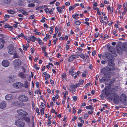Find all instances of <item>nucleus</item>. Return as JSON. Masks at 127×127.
<instances>
[{
    "mask_svg": "<svg viewBox=\"0 0 127 127\" xmlns=\"http://www.w3.org/2000/svg\"><path fill=\"white\" fill-rule=\"evenodd\" d=\"M99 35V33L98 32H96L95 35V38H96Z\"/></svg>",
    "mask_w": 127,
    "mask_h": 127,
    "instance_id": "50",
    "label": "nucleus"
},
{
    "mask_svg": "<svg viewBox=\"0 0 127 127\" xmlns=\"http://www.w3.org/2000/svg\"><path fill=\"white\" fill-rule=\"evenodd\" d=\"M4 27L6 28H10L11 27L9 25H4Z\"/></svg>",
    "mask_w": 127,
    "mask_h": 127,
    "instance_id": "51",
    "label": "nucleus"
},
{
    "mask_svg": "<svg viewBox=\"0 0 127 127\" xmlns=\"http://www.w3.org/2000/svg\"><path fill=\"white\" fill-rule=\"evenodd\" d=\"M75 6H70L69 8V11H71L73 9L75 8Z\"/></svg>",
    "mask_w": 127,
    "mask_h": 127,
    "instance_id": "40",
    "label": "nucleus"
},
{
    "mask_svg": "<svg viewBox=\"0 0 127 127\" xmlns=\"http://www.w3.org/2000/svg\"><path fill=\"white\" fill-rule=\"evenodd\" d=\"M46 6V5H44V6H40L38 7L36 9V10H38L39 9H41L42 8H43L44 7H45V6Z\"/></svg>",
    "mask_w": 127,
    "mask_h": 127,
    "instance_id": "42",
    "label": "nucleus"
},
{
    "mask_svg": "<svg viewBox=\"0 0 127 127\" xmlns=\"http://www.w3.org/2000/svg\"><path fill=\"white\" fill-rule=\"evenodd\" d=\"M63 93L64 95H67L68 94V92L67 91H66L64 92Z\"/></svg>",
    "mask_w": 127,
    "mask_h": 127,
    "instance_id": "62",
    "label": "nucleus"
},
{
    "mask_svg": "<svg viewBox=\"0 0 127 127\" xmlns=\"http://www.w3.org/2000/svg\"><path fill=\"white\" fill-rule=\"evenodd\" d=\"M26 74H24L23 72H21L19 73L18 74V76L22 78H25L27 76Z\"/></svg>",
    "mask_w": 127,
    "mask_h": 127,
    "instance_id": "15",
    "label": "nucleus"
},
{
    "mask_svg": "<svg viewBox=\"0 0 127 127\" xmlns=\"http://www.w3.org/2000/svg\"><path fill=\"white\" fill-rule=\"evenodd\" d=\"M127 2H125L124 4L123 5V6L124 8H127Z\"/></svg>",
    "mask_w": 127,
    "mask_h": 127,
    "instance_id": "44",
    "label": "nucleus"
},
{
    "mask_svg": "<svg viewBox=\"0 0 127 127\" xmlns=\"http://www.w3.org/2000/svg\"><path fill=\"white\" fill-rule=\"evenodd\" d=\"M73 56L74 57V59L78 58H79V55H73Z\"/></svg>",
    "mask_w": 127,
    "mask_h": 127,
    "instance_id": "57",
    "label": "nucleus"
},
{
    "mask_svg": "<svg viewBox=\"0 0 127 127\" xmlns=\"http://www.w3.org/2000/svg\"><path fill=\"white\" fill-rule=\"evenodd\" d=\"M111 95H107L108 96H110L109 97L110 99H113V100L116 103H119L120 101V98L119 96L116 93H113Z\"/></svg>",
    "mask_w": 127,
    "mask_h": 127,
    "instance_id": "2",
    "label": "nucleus"
},
{
    "mask_svg": "<svg viewBox=\"0 0 127 127\" xmlns=\"http://www.w3.org/2000/svg\"><path fill=\"white\" fill-rule=\"evenodd\" d=\"M10 1V0H4L3 2L5 4L9 3Z\"/></svg>",
    "mask_w": 127,
    "mask_h": 127,
    "instance_id": "39",
    "label": "nucleus"
},
{
    "mask_svg": "<svg viewBox=\"0 0 127 127\" xmlns=\"http://www.w3.org/2000/svg\"><path fill=\"white\" fill-rule=\"evenodd\" d=\"M12 55H14L13 57L14 58H17L19 57V56L16 53H14L13 54V53Z\"/></svg>",
    "mask_w": 127,
    "mask_h": 127,
    "instance_id": "32",
    "label": "nucleus"
},
{
    "mask_svg": "<svg viewBox=\"0 0 127 127\" xmlns=\"http://www.w3.org/2000/svg\"><path fill=\"white\" fill-rule=\"evenodd\" d=\"M36 40L40 45H41L43 44L42 41L39 38H38Z\"/></svg>",
    "mask_w": 127,
    "mask_h": 127,
    "instance_id": "27",
    "label": "nucleus"
},
{
    "mask_svg": "<svg viewBox=\"0 0 127 127\" xmlns=\"http://www.w3.org/2000/svg\"><path fill=\"white\" fill-rule=\"evenodd\" d=\"M71 75L75 79L77 77V76L76 75V72H73L72 73Z\"/></svg>",
    "mask_w": 127,
    "mask_h": 127,
    "instance_id": "26",
    "label": "nucleus"
},
{
    "mask_svg": "<svg viewBox=\"0 0 127 127\" xmlns=\"http://www.w3.org/2000/svg\"><path fill=\"white\" fill-rule=\"evenodd\" d=\"M93 9L97 11H99V8H96V7H94Z\"/></svg>",
    "mask_w": 127,
    "mask_h": 127,
    "instance_id": "61",
    "label": "nucleus"
},
{
    "mask_svg": "<svg viewBox=\"0 0 127 127\" xmlns=\"http://www.w3.org/2000/svg\"><path fill=\"white\" fill-rule=\"evenodd\" d=\"M79 82L80 83L79 84V85H82L83 83L84 80L82 79H80L79 81Z\"/></svg>",
    "mask_w": 127,
    "mask_h": 127,
    "instance_id": "43",
    "label": "nucleus"
},
{
    "mask_svg": "<svg viewBox=\"0 0 127 127\" xmlns=\"http://www.w3.org/2000/svg\"><path fill=\"white\" fill-rule=\"evenodd\" d=\"M12 106H22L24 105L23 103L20 102L19 101L13 102H12Z\"/></svg>",
    "mask_w": 127,
    "mask_h": 127,
    "instance_id": "10",
    "label": "nucleus"
},
{
    "mask_svg": "<svg viewBox=\"0 0 127 127\" xmlns=\"http://www.w3.org/2000/svg\"><path fill=\"white\" fill-rule=\"evenodd\" d=\"M106 57L108 59H110L111 57H113V54H111L110 53L107 52L105 54Z\"/></svg>",
    "mask_w": 127,
    "mask_h": 127,
    "instance_id": "18",
    "label": "nucleus"
},
{
    "mask_svg": "<svg viewBox=\"0 0 127 127\" xmlns=\"http://www.w3.org/2000/svg\"><path fill=\"white\" fill-rule=\"evenodd\" d=\"M42 51H43V53L44 52H46L45 50L46 48L44 45H43V47L41 48Z\"/></svg>",
    "mask_w": 127,
    "mask_h": 127,
    "instance_id": "38",
    "label": "nucleus"
},
{
    "mask_svg": "<svg viewBox=\"0 0 127 127\" xmlns=\"http://www.w3.org/2000/svg\"><path fill=\"white\" fill-rule=\"evenodd\" d=\"M26 40L28 43H30V42L31 39H30V38L29 37Z\"/></svg>",
    "mask_w": 127,
    "mask_h": 127,
    "instance_id": "64",
    "label": "nucleus"
},
{
    "mask_svg": "<svg viewBox=\"0 0 127 127\" xmlns=\"http://www.w3.org/2000/svg\"><path fill=\"white\" fill-rule=\"evenodd\" d=\"M23 49L24 50H27V48H28V44H26V46H24V45H23Z\"/></svg>",
    "mask_w": 127,
    "mask_h": 127,
    "instance_id": "37",
    "label": "nucleus"
},
{
    "mask_svg": "<svg viewBox=\"0 0 127 127\" xmlns=\"http://www.w3.org/2000/svg\"><path fill=\"white\" fill-rule=\"evenodd\" d=\"M115 69L114 67L112 66L108 65L104 69H103V70H107V71H112Z\"/></svg>",
    "mask_w": 127,
    "mask_h": 127,
    "instance_id": "13",
    "label": "nucleus"
},
{
    "mask_svg": "<svg viewBox=\"0 0 127 127\" xmlns=\"http://www.w3.org/2000/svg\"><path fill=\"white\" fill-rule=\"evenodd\" d=\"M32 3H29L27 6L28 7H34L38 6L39 5L38 1H34Z\"/></svg>",
    "mask_w": 127,
    "mask_h": 127,
    "instance_id": "9",
    "label": "nucleus"
},
{
    "mask_svg": "<svg viewBox=\"0 0 127 127\" xmlns=\"http://www.w3.org/2000/svg\"><path fill=\"white\" fill-rule=\"evenodd\" d=\"M75 24L77 25H80L81 23V22L79 21H77L75 22Z\"/></svg>",
    "mask_w": 127,
    "mask_h": 127,
    "instance_id": "52",
    "label": "nucleus"
},
{
    "mask_svg": "<svg viewBox=\"0 0 127 127\" xmlns=\"http://www.w3.org/2000/svg\"><path fill=\"white\" fill-rule=\"evenodd\" d=\"M23 86V84L21 82H17L13 84L14 88L16 89H20Z\"/></svg>",
    "mask_w": 127,
    "mask_h": 127,
    "instance_id": "8",
    "label": "nucleus"
},
{
    "mask_svg": "<svg viewBox=\"0 0 127 127\" xmlns=\"http://www.w3.org/2000/svg\"><path fill=\"white\" fill-rule=\"evenodd\" d=\"M31 123L32 124V127H34V116H32L31 119Z\"/></svg>",
    "mask_w": 127,
    "mask_h": 127,
    "instance_id": "23",
    "label": "nucleus"
},
{
    "mask_svg": "<svg viewBox=\"0 0 127 127\" xmlns=\"http://www.w3.org/2000/svg\"><path fill=\"white\" fill-rule=\"evenodd\" d=\"M13 64L15 68H18L21 65V62L19 59H17L14 60Z\"/></svg>",
    "mask_w": 127,
    "mask_h": 127,
    "instance_id": "5",
    "label": "nucleus"
},
{
    "mask_svg": "<svg viewBox=\"0 0 127 127\" xmlns=\"http://www.w3.org/2000/svg\"><path fill=\"white\" fill-rule=\"evenodd\" d=\"M89 116V115L88 114H86L84 116V119H87Z\"/></svg>",
    "mask_w": 127,
    "mask_h": 127,
    "instance_id": "60",
    "label": "nucleus"
},
{
    "mask_svg": "<svg viewBox=\"0 0 127 127\" xmlns=\"http://www.w3.org/2000/svg\"><path fill=\"white\" fill-rule=\"evenodd\" d=\"M108 49L111 53L113 54V57L116 56L117 55L116 53V51L115 49L112 46H110L108 47Z\"/></svg>",
    "mask_w": 127,
    "mask_h": 127,
    "instance_id": "7",
    "label": "nucleus"
},
{
    "mask_svg": "<svg viewBox=\"0 0 127 127\" xmlns=\"http://www.w3.org/2000/svg\"><path fill=\"white\" fill-rule=\"evenodd\" d=\"M3 41H1L0 42V49H1L3 47Z\"/></svg>",
    "mask_w": 127,
    "mask_h": 127,
    "instance_id": "33",
    "label": "nucleus"
},
{
    "mask_svg": "<svg viewBox=\"0 0 127 127\" xmlns=\"http://www.w3.org/2000/svg\"><path fill=\"white\" fill-rule=\"evenodd\" d=\"M74 59V57L73 55L69 57L68 59V61L71 62Z\"/></svg>",
    "mask_w": 127,
    "mask_h": 127,
    "instance_id": "29",
    "label": "nucleus"
},
{
    "mask_svg": "<svg viewBox=\"0 0 127 127\" xmlns=\"http://www.w3.org/2000/svg\"><path fill=\"white\" fill-rule=\"evenodd\" d=\"M86 71H84V72L82 74V76L83 77H85L86 76Z\"/></svg>",
    "mask_w": 127,
    "mask_h": 127,
    "instance_id": "49",
    "label": "nucleus"
},
{
    "mask_svg": "<svg viewBox=\"0 0 127 127\" xmlns=\"http://www.w3.org/2000/svg\"><path fill=\"white\" fill-rule=\"evenodd\" d=\"M23 119L29 124L30 123V118L27 117H24L23 118Z\"/></svg>",
    "mask_w": 127,
    "mask_h": 127,
    "instance_id": "19",
    "label": "nucleus"
},
{
    "mask_svg": "<svg viewBox=\"0 0 127 127\" xmlns=\"http://www.w3.org/2000/svg\"><path fill=\"white\" fill-rule=\"evenodd\" d=\"M83 126V124H81L80 123H77V126L79 127H81Z\"/></svg>",
    "mask_w": 127,
    "mask_h": 127,
    "instance_id": "56",
    "label": "nucleus"
},
{
    "mask_svg": "<svg viewBox=\"0 0 127 127\" xmlns=\"http://www.w3.org/2000/svg\"><path fill=\"white\" fill-rule=\"evenodd\" d=\"M93 106L92 104L90 105L89 106H87L86 107V108L87 109H90Z\"/></svg>",
    "mask_w": 127,
    "mask_h": 127,
    "instance_id": "36",
    "label": "nucleus"
},
{
    "mask_svg": "<svg viewBox=\"0 0 127 127\" xmlns=\"http://www.w3.org/2000/svg\"><path fill=\"white\" fill-rule=\"evenodd\" d=\"M41 108L44 109L45 108V104L43 103H42L40 105Z\"/></svg>",
    "mask_w": 127,
    "mask_h": 127,
    "instance_id": "41",
    "label": "nucleus"
},
{
    "mask_svg": "<svg viewBox=\"0 0 127 127\" xmlns=\"http://www.w3.org/2000/svg\"><path fill=\"white\" fill-rule=\"evenodd\" d=\"M74 68L73 67H71L70 69L69 70V73H72L73 72L74 70Z\"/></svg>",
    "mask_w": 127,
    "mask_h": 127,
    "instance_id": "35",
    "label": "nucleus"
},
{
    "mask_svg": "<svg viewBox=\"0 0 127 127\" xmlns=\"http://www.w3.org/2000/svg\"><path fill=\"white\" fill-rule=\"evenodd\" d=\"M31 40L33 42H34L35 40H36L37 39L36 37L33 36H32L30 37Z\"/></svg>",
    "mask_w": 127,
    "mask_h": 127,
    "instance_id": "25",
    "label": "nucleus"
},
{
    "mask_svg": "<svg viewBox=\"0 0 127 127\" xmlns=\"http://www.w3.org/2000/svg\"><path fill=\"white\" fill-rule=\"evenodd\" d=\"M23 85L24 87L26 88H28L29 87L28 83L27 81H25Z\"/></svg>",
    "mask_w": 127,
    "mask_h": 127,
    "instance_id": "22",
    "label": "nucleus"
},
{
    "mask_svg": "<svg viewBox=\"0 0 127 127\" xmlns=\"http://www.w3.org/2000/svg\"><path fill=\"white\" fill-rule=\"evenodd\" d=\"M126 95L124 94H122L120 97V101L124 105H127V100L126 99Z\"/></svg>",
    "mask_w": 127,
    "mask_h": 127,
    "instance_id": "4",
    "label": "nucleus"
},
{
    "mask_svg": "<svg viewBox=\"0 0 127 127\" xmlns=\"http://www.w3.org/2000/svg\"><path fill=\"white\" fill-rule=\"evenodd\" d=\"M66 74L65 73H63L62 75V77L63 80L64 81L66 80Z\"/></svg>",
    "mask_w": 127,
    "mask_h": 127,
    "instance_id": "28",
    "label": "nucleus"
},
{
    "mask_svg": "<svg viewBox=\"0 0 127 127\" xmlns=\"http://www.w3.org/2000/svg\"><path fill=\"white\" fill-rule=\"evenodd\" d=\"M8 53L9 54L12 55L13 53V47L12 45H10L9 47Z\"/></svg>",
    "mask_w": 127,
    "mask_h": 127,
    "instance_id": "14",
    "label": "nucleus"
},
{
    "mask_svg": "<svg viewBox=\"0 0 127 127\" xmlns=\"http://www.w3.org/2000/svg\"><path fill=\"white\" fill-rule=\"evenodd\" d=\"M28 3H30L31 2H34V1H38L37 0H27Z\"/></svg>",
    "mask_w": 127,
    "mask_h": 127,
    "instance_id": "47",
    "label": "nucleus"
},
{
    "mask_svg": "<svg viewBox=\"0 0 127 127\" xmlns=\"http://www.w3.org/2000/svg\"><path fill=\"white\" fill-rule=\"evenodd\" d=\"M73 100L74 101H76L77 98V97L76 96H74L73 97Z\"/></svg>",
    "mask_w": 127,
    "mask_h": 127,
    "instance_id": "53",
    "label": "nucleus"
},
{
    "mask_svg": "<svg viewBox=\"0 0 127 127\" xmlns=\"http://www.w3.org/2000/svg\"><path fill=\"white\" fill-rule=\"evenodd\" d=\"M57 9L60 13H62L63 11L62 10V8L61 7H58L57 8Z\"/></svg>",
    "mask_w": 127,
    "mask_h": 127,
    "instance_id": "30",
    "label": "nucleus"
},
{
    "mask_svg": "<svg viewBox=\"0 0 127 127\" xmlns=\"http://www.w3.org/2000/svg\"><path fill=\"white\" fill-rule=\"evenodd\" d=\"M78 55L82 58L84 59L85 58V56L82 53H80Z\"/></svg>",
    "mask_w": 127,
    "mask_h": 127,
    "instance_id": "31",
    "label": "nucleus"
},
{
    "mask_svg": "<svg viewBox=\"0 0 127 127\" xmlns=\"http://www.w3.org/2000/svg\"><path fill=\"white\" fill-rule=\"evenodd\" d=\"M69 91L71 92L74 93L75 91V90L73 89L70 88V89H69Z\"/></svg>",
    "mask_w": 127,
    "mask_h": 127,
    "instance_id": "58",
    "label": "nucleus"
},
{
    "mask_svg": "<svg viewBox=\"0 0 127 127\" xmlns=\"http://www.w3.org/2000/svg\"><path fill=\"white\" fill-rule=\"evenodd\" d=\"M79 86V83L75 85H72L70 86V87L71 89H75L78 87Z\"/></svg>",
    "mask_w": 127,
    "mask_h": 127,
    "instance_id": "21",
    "label": "nucleus"
},
{
    "mask_svg": "<svg viewBox=\"0 0 127 127\" xmlns=\"http://www.w3.org/2000/svg\"><path fill=\"white\" fill-rule=\"evenodd\" d=\"M19 100L23 102H26L29 101V97L25 95H20L18 97Z\"/></svg>",
    "mask_w": 127,
    "mask_h": 127,
    "instance_id": "3",
    "label": "nucleus"
},
{
    "mask_svg": "<svg viewBox=\"0 0 127 127\" xmlns=\"http://www.w3.org/2000/svg\"><path fill=\"white\" fill-rule=\"evenodd\" d=\"M115 81V79L113 78L111 79L110 80V82L111 84H112L114 83Z\"/></svg>",
    "mask_w": 127,
    "mask_h": 127,
    "instance_id": "46",
    "label": "nucleus"
},
{
    "mask_svg": "<svg viewBox=\"0 0 127 127\" xmlns=\"http://www.w3.org/2000/svg\"><path fill=\"white\" fill-rule=\"evenodd\" d=\"M15 124L18 126L23 127L24 126L25 124L22 120L18 119L16 121Z\"/></svg>",
    "mask_w": 127,
    "mask_h": 127,
    "instance_id": "6",
    "label": "nucleus"
},
{
    "mask_svg": "<svg viewBox=\"0 0 127 127\" xmlns=\"http://www.w3.org/2000/svg\"><path fill=\"white\" fill-rule=\"evenodd\" d=\"M44 109L41 108L40 110V111L41 115H43L44 113Z\"/></svg>",
    "mask_w": 127,
    "mask_h": 127,
    "instance_id": "45",
    "label": "nucleus"
},
{
    "mask_svg": "<svg viewBox=\"0 0 127 127\" xmlns=\"http://www.w3.org/2000/svg\"><path fill=\"white\" fill-rule=\"evenodd\" d=\"M9 62L7 60H3L2 63V65L5 67H8L9 66Z\"/></svg>",
    "mask_w": 127,
    "mask_h": 127,
    "instance_id": "12",
    "label": "nucleus"
},
{
    "mask_svg": "<svg viewBox=\"0 0 127 127\" xmlns=\"http://www.w3.org/2000/svg\"><path fill=\"white\" fill-rule=\"evenodd\" d=\"M18 113L20 114L23 116H26L28 114V113L23 110L19 109L17 111Z\"/></svg>",
    "mask_w": 127,
    "mask_h": 127,
    "instance_id": "11",
    "label": "nucleus"
},
{
    "mask_svg": "<svg viewBox=\"0 0 127 127\" xmlns=\"http://www.w3.org/2000/svg\"><path fill=\"white\" fill-rule=\"evenodd\" d=\"M122 7V6L120 4H118V6H117V9L118 10H119Z\"/></svg>",
    "mask_w": 127,
    "mask_h": 127,
    "instance_id": "59",
    "label": "nucleus"
},
{
    "mask_svg": "<svg viewBox=\"0 0 127 127\" xmlns=\"http://www.w3.org/2000/svg\"><path fill=\"white\" fill-rule=\"evenodd\" d=\"M19 1L18 2V4L19 5L21 6H25V3H24L23 2V1L25 0H19Z\"/></svg>",
    "mask_w": 127,
    "mask_h": 127,
    "instance_id": "20",
    "label": "nucleus"
},
{
    "mask_svg": "<svg viewBox=\"0 0 127 127\" xmlns=\"http://www.w3.org/2000/svg\"><path fill=\"white\" fill-rule=\"evenodd\" d=\"M47 13L49 11V9L48 8H46L44 10Z\"/></svg>",
    "mask_w": 127,
    "mask_h": 127,
    "instance_id": "63",
    "label": "nucleus"
},
{
    "mask_svg": "<svg viewBox=\"0 0 127 127\" xmlns=\"http://www.w3.org/2000/svg\"><path fill=\"white\" fill-rule=\"evenodd\" d=\"M7 12L8 13L11 14H14L15 13V11L12 10H7Z\"/></svg>",
    "mask_w": 127,
    "mask_h": 127,
    "instance_id": "24",
    "label": "nucleus"
},
{
    "mask_svg": "<svg viewBox=\"0 0 127 127\" xmlns=\"http://www.w3.org/2000/svg\"><path fill=\"white\" fill-rule=\"evenodd\" d=\"M46 19V18L44 17H42V19L41 20V22L42 23H44L45 22V20Z\"/></svg>",
    "mask_w": 127,
    "mask_h": 127,
    "instance_id": "48",
    "label": "nucleus"
},
{
    "mask_svg": "<svg viewBox=\"0 0 127 127\" xmlns=\"http://www.w3.org/2000/svg\"><path fill=\"white\" fill-rule=\"evenodd\" d=\"M6 106V104L4 102H2L0 104V108L2 109L5 108Z\"/></svg>",
    "mask_w": 127,
    "mask_h": 127,
    "instance_id": "17",
    "label": "nucleus"
},
{
    "mask_svg": "<svg viewBox=\"0 0 127 127\" xmlns=\"http://www.w3.org/2000/svg\"><path fill=\"white\" fill-rule=\"evenodd\" d=\"M118 87L117 86L112 87L110 88L109 86L105 87L104 89L102 91V94L107 95H111L113 93H116L115 92L117 90Z\"/></svg>",
    "mask_w": 127,
    "mask_h": 127,
    "instance_id": "1",
    "label": "nucleus"
},
{
    "mask_svg": "<svg viewBox=\"0 0 127 127\" xmlns=\"http://www.w3.org/2000/svg\"><path fill=\"white\" fill-rule=\"evenodd\" d=\"M22 14L24 15H27L28 14V13L26 11H24L22 13Z\"/></svg>",
    "mask_w": 127,
    "mask_h": 127,
    "instance_id": "54",
    "label": "nucleus"
},
{
    "mask_svg": "<svg viewBox=\"0 0 127 127\" xmlns=\"http://www.w3.org/2000/svg\"><path fill=\"white\" fill-rule=\"evenodd\" d=\"M34 68L37 70H38L39 68V67H37V65L36 64H35L34 65Z\"/></svg>",
    "mask_w": 127,
    "mask_h": 127,
    "instance_id": "55",
    "label": "nucleus"
},
{
    "mask_svg": "<svg viewBox=\"0 0 127 127\" xmlns=\"http://www.w3.org/2000/svg\"><path fill=\"white\" fill-rule=\"evenodd\" d=\"M78 14H76L75 15L73 14L72 15V17L73 18L76 19L77 18V17L78 16Z\"/></svg>",
    "mask_w": 127,
    "mask_h": 127,
    "instance_id": "34",
    "label": "nucleus"
},
{
    "mask_svg": "<svg viewBox=\"0 0 127 127\" xmlns=\"http://www.w3.org/2000/svg\"><path fill=\"white\" fill-rule=\"evenodd\" d=\"M13 97V96L10 94L7 95L5 96V99L7 100H9L12 99Z\"/></svg>",
    "mask_w": 127,
    "mask_h": 127,
    "instance_id": "16",
    "label": "nucleus"
}]
</instances>
